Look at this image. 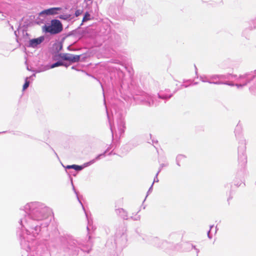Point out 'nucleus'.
I'll use <instances>...</instances> for the list:
<instances>
[{"label":"nucleus","mask_w":256,"mask_h":256,"mask_svg":"<svg viewBox=\"0 0 256 256\" xmlns=\"http://www.w3.org/2000/svg\"><path fill=\"white\" fill-rule=\"evenodd\" d=\"M80 14H81L80 10H78L75 12L74 14H75V16L77 17V16H79Z\"/></svg>","instance_id":"obj_28"},{"label":"nucleus","mask_w":256,"mask_h":256,"mask_svg":"<svg viewBox=\"0 0 256 256\" xmlns=\"http://www.w3.org/2000/svg\"><path fill=\"white\" fill-rule=\"evenodd\" d=\"M14 35L16 36V38H18V34H17V31H16V30H15V31H14Z\"/></svg>","instance_id":"obj_33"},{"label":"nucleus","mask_w":256,"mask_h":256,"mask_svg":"<svg viewBox=\"0 0 256 256\" xmlns=\"http://www.w3.org/2000/svg\"><path fill=\"white\" fill-rule=\"evenodd\" d=\"M62 42H60V43L55 44L54 45V48L58 52L61 50L62 48Z\"/></svg>","instance_id":"obj_20"},{"label":"nucleus","mask_w":256,"mask_h":256,"mask_svg":"<svg viewBox=\"0 0 256 256\" xmlns=\"http://www.w3.org/2000/svg\"><path fill=\"white\" fill-rule=\"evenodd\" d=\"M198 83L196 82L194 83V84H196Z\"/></svg>","instance_id":"obj_40"},{"label":"nucleus","mask_w":256,"mask_h":256,"mask_svg":"<svg viewBox=\"0 0 256 256\" xmlns=\"http://www.w3.org/2000/svg\"><path fill=\"white\" fill-rule=\"evenodd\" d=\"M232 74H218L219 76V80H226L230 79V76H232Z\"/></svg>","instance_id":"obj_19"},{"label":"nucleus","mask_w":256,"mask_h":256,"mask_svg":"<svg viewBox=\"0 0 256 256\" xmlns=\"http://www.w3.org/2000/svg\"><path fill=\"white\" fill-rule=\"evenodd\" d=\"M80 60V55H74L72 54H67L66 60L68 61L70 64L78 62Z\"/></svg>","instance_id":"obj_12"},{"label":"nucleus","mask_w":256,"mask_h":256,"mask_svg":"<svg viewBox=\"0 0 256 256\" xmlns=\"http://www.w3.org/2000/svg\"><path fill=\"white\" fill-rule=\"evenodd\" d=\"M77 31V30H74L72 31H70L68 32V34H64V36L62 38L61 40L62 42H64V40H66V38L68 37L74 36L76 34V33Z\"/></svg>","instance_id":"obj_18"},{"label":"nucleus","mask_w":256,"mask_h":256,"mask_svg":"<svg viewBox=\"0 0 256 256\" xmlns=\"http://www.w3.org/2000/svg\"><path fill=\"white\" fill-rule=\"evenodd\" d=\"M64 64V62L62 60H59L56 62L54 63H53L52 64H46L40 70H38V72H44L47 70H48L50 68H53L56 67L62 66Z\"/></svg>","instance_id":"obj_10"},{"label":"nucleus","mask_w":256,"mask_h":256,"mask_svg":"<svg viewBox=\"0 0 256 256\" xmlns=\"http://www.w3.org/2000/svg\"><path fill=\"white\" fill-rule=\"evenodd\" d=\"M58 18L61 20H67V21H70L74 17H72V15L70 14H60L58 16Z\"/></svg>","instance_id":"obj_14"},{"label":"nucleus","mask_w":256,"mask_h":256,"mask_svg":"<svg viewBox=\"0 0 256 256\" xmlns=\"http://www.w3.org/2000/svg\"><path fill=\"white\" fill-rule=\"evenodd\" d=\"M149 136H150V138H151V142H152V144L154 145V147L156 148L157 152L158 154L159 152H158V148L156 147V146L154 145V144H157L158 142V140H155L154 138L152 139V134H150Z\"/></svg>","instance_id":"obj_25"},{"label":"nucleus","mask_w":256,"mask_h":256,"mask_svg":"<svg viewBox=\"0 0 256 256\" xmlns=\"http://www.w3.org/2000/svg\"><path fill=\"white\" fill-rule=\"evenodd\" d=\"M249 89L252 92L254 91V88H253V86H250Z\"/></svg>","instance_id":"obj_32"},{"label":"nucleus","mask_w":256,"mask_h":256,"mask_svg":"<svg viewBox=\"0 0 256 256\" xmlns=\"http://www.w3.org/2000/svg\"><path fill=\"white\" fill-rule=\"evenodd\" d=\"M27 68V70H30V68H28V66H27V68Z\"/></svg>","instance_id":"obj_37"},{"label":"nucleus","mask_w":256,"mask_h":256,"mask_svg":"<svg viewBox=\"0 0 256 256\" xmlns=\"http://www.w3.org/2000/svg\"><path fill=\"white\" fill-rule=\"evenodd\" d=\"M6 132H2L1 133H4Z\"/></svg>","instance_id":"obj_42"},{"label":"nucleus","mask_w":256,"mask_h":256,"mask_svg":"<svg viewBox=\"0 0 256 256\" xmlns=\"http://www.w3.org/2000/svg\"><path fill=\"white\" fill-rule=\"evenodd\" d=\"M10 29L12 30H14V26H10Z\"/></svg>","instance_id":"obj_35"},{"label":"nucleus","mask_w":256,"mask_h":256,"mask_svg":"<svg viewBox=\"0 0 256 256\" xmlns=\"http://www.w3.org/2000/svg\"><path fill=\"white\" fill-rule=\"evenodd\" d=\"M188 85H186V84H182L181 85V87H184V88H187L188 87Z\"/></svg>","instance_id":"obj_31"},{"label":"nucleus","mask_w":256,"mask_h":256,"mask_svg":"<svg viewBox=\"0 0 256 256\" xmlns=\"http://www.w3.org/2000/svg\"><path fill=\"white\" fill-rule=\"evenodd\" d=\"M246 30H245L242 32V34H243V35H244V32H245V31H246Z\"/></svg>","instance_id":"obj_38"},{"label":"nucleus","mask_w":256,"mask_h":256,"mask_svg":"<svg viewBox=\"0 0 256 256\" xmlns=\"http://www.w3.org/2000/svg\"><path fill=\"white\" fill-rule=\"evenodd\" d=\"M215 84H216V85L225 84V85H228V86H236V84H234L232 82H229L228 81L223 82L222 80L216 81L215 82Z\"/></svg>","instance_id":"obj_17"},{"label":"nucleus","mask_w":256,"mask_h":256,"mask_svg":"<svg viewBox=\"0 0 256 256\" xmlns=\"http://www.w3.org/2000/svg\"><path fill=\"white\" fill-rule=\"evenodd\" d=\"M106 114H107V116H108V122H109V123H110V130L112 131V132L113 134L114 133V129H113V128L111 124V122H110V116L109 115V114L108 112V110H106Z\"/></svg>","instance_id":"obj_26"},{"label":"nucleus","mask_w":256,"mask_h":256,"mask_svg":"<svg viewBox=\"0 0 256 256\" xmlns=\"http://www.w3.org/2000/svg\"><path fill=\"white\" fill-rule=\"evenodd\" d=\"M90 14L88 12H86L84 16L82 21L86 22L90 20Z\"/></svg>","instance_id":"obj_23"},{"label":"nucleus","mask_w":256,"mask_h":256,"mask_svg":"<svg viewBox=\"0 0 256 256\" xmlns=\"http://www.w3.org/2000/svg\"><path fill=\"white\" fill-rule=\"evenodd\" d=\"M66 55L67 54L60 53L58 54V56L62 60H66Z\"/></svg>","instance_id":"obj_24"},{"label":"nucleus","mask_w":256,"mask_h":256,"mask_svg":"<svg viewBox=\"0 0 256 256\" xmlns=\"http://www.w3.org/2000/svg\"><path fill=\"white\" fill-rule=\"evenodd\" d=\"M159 160V162H160V159H159V160Z\"/></svg>","instance_id":"obj_41"},{"label":"nucleus","mask_w":256,"mask_h":256,"mask_svg":"<svg viewBox=\"0 0 256 256\" xmlns=\"http://www.w3.org/2000/svg\"><path fill=\"white\" fill-rule=\"evenodd\" d=\"M16 42H18V38H16Z\"/></svg>","instance_id":"obj_39"},{"label":"nucleus","mask_w":256,"mask_h":256,"mask_svg":"<svg viewBox=\"0 0 256 256\" xmlns=\"http://www.w3.org/2000/svg\"><path fill=\"white\" fill-rule=\"evenodd\" d=\"M186 158V156L183 154H178L176 158V164L180 166L181 164L184 162Z\"/></svg>","instance_id":"obj_13"},{"label":"nucleus","mask_w":256,"mask_h":256,"mask_svg":"<svg viewBox=\"0 0 256 256\" xmlns=\"http://www.w3.org/2000/svg\"><path fill=\"white\" fill-rule=\"evenodd\" d=\"M256 77V70L253 71L244 73L242 74H240L238 76L234 74L232 75V78H234L235 80L238 82L236 84V86L238 88H242L244 86H247Z\"/></svg>","instance_id":"obj_4"},{"label":"nucleus","mask_w":256,"mask_h":256,"mask_svg":"<svg viewBox=\"0 0 256 256\" xmlns=\"http://www.w3.org/2000/svg\"><path fill=\"white\" fill-rule=\"evenodd\" d=\"M72 70H76V67L75 66H72Z\"/></svg>","instance_id":"obj_34"},{"label":"nucleus","mask_w":256,"mask_h":256,"mask_svg":"<svg viewBox=\"0 0 256 256\" xmlns=\"http://www.w3.org/2000/svg\"><path fill=\"white\" fill-rule=\"evenodd\" d=\"M42 30L46 34L55 35L61 32L63 30L62 22L57 19H53L50 24H47L42 26Z\"/></svg>","instance_id":"obj_5"},{"label":"nucleus","mask_w":256,"mask_h":256,"mask_svg":"<svg viewBox=\"0 0 256 256\" xmlns=\"http://www.w3.org/2000/svg\"><path fill=\"white\" fill-rule=\"evenodd\" d=\"M195 68H196V73L197 74V68L196 66H195Z\"/></svg>","instance_id":"obj_36"},{"label":"nucleus","mask_w":256,"mask_h":256,"mask_svg":"<svg viewBox=\"0 0 256 256\" xmlns=\"http://www.w3.org/2000/svg\"><path fill=\"white\" fill-rule=\"evenodd\" d=\"M28 78H26L25 79V82L22 88L24 90H26L29 86L30 82L28 80Z\"/></svg>","instance_id":"obj_22"},{"label":"nucleus","mask_w":256,"mask_h":256,"mask_svg":"<svg viewBox=\"0 0 256 256\" xmlns=\"http://www.w3.org/2000/svg\"><path fill=\"white\" fill-rule=\"evenodd\" d=\"M210 79L212 82H216L219 80L218 74H214L210 76Z\"/></svg>","instance_id":"obj_21"},{"label":"nucleus","mask_w":256,"mask_h":256,"mask_svg":"<svg viewBox=\"0 0 256 256\" xmlns=\"http://www.w3.org/2000/svg\"><path fill=\"white\" fill-rule=\"evenodd\" d=\"M44 40V36H40L38 38H34L29 40L28 47L34 48H38V46L41 44Z\"/></svg>","instance_id":"obj_9"},{"label":"nucleus","mask_w":256,"mask_h":256,"mask_svg":"<svg viewBox=\"0 0 256 256\" xmlns=\"http://www.w3.org/2000/svg\"><path fill=\"white\" fill-rule=\"evenodd\" d=\"M134 100L137 103L146 106H156L159 104V101L153 96L144 92H140L134 96Z\"/></svg>","instance_id":"obj_3"},{"label":"nucleus","mask_w":256,"mask_h":256,"mask_svg":"<svg viewBox=\"0 0 256 256\" xmlns=\"http://www.w3.org/2000/svg\"><path fill=\"white\" fill-rule=\"evenodd\" d=\"M200 80L204 82H208L211 84H214L216 82H212L210 79V76H208L205 75L200 76Z\"/></svg>","instance_id":"obj_15"},{"label":"nucleus","mask_w":256,"mask_h":256,"mask_svg":"<svg viewBox=\"0 0 256 256\" xmlns=\"http://www.w3.org/2000/svg\"><path fill=\"white\" fill-rule=\"evenodd\" d=\"M251 22L254 24V26H250V30H252L254 28H256V18L255 20H252L251 21Z\"/></svg>","instance_id":"obj_27"},{"label":"nucleus","mask_w":256,"mask_h":256,"mask_svg":"<svg viewBox=\"0 0 256 256\" xmlns=\"http://www.w3.org/2000/svg\"><path fill=\"white\" fill-rule=\"evenodd\" d=\"M46 208H43L34 212V215L36 220H42L46 217Z\"/></svg>","instance_id":"obj_11"},{"label":"nucleus","mask_w":256,"mask_h":256,"mask_svg":"<svg viewBox=\"0 0 256 256\" xmlns=\"http://www.w3.org/2000/svg\"><path fill=\"white\" fill-rule=\"evenodd\" d=\"M109 151V148L102 154H98L94 159L86 162L82 165L79 166L77 164L68 165L66 167V172L68 173L69 176H76L78 172L82 170L84 168L90 166L96 162V160L101 158L102 157L105 156V154Z\"/></svg>","instance_id":"obj_2"},{"label":"nucleus","mask_w":256,"mask_h":256,"mask_svg":"<svg viewBox=\"0 0 256 256\" xmlns=\"http://www.w3.org/2000/svg\"><path fill=\"white\" fill-rule=\"evenodd\" d=\"M62 10V8L60 7H54L50 8L46 10H44L41 12L39 16H43L44 15L47 16H53L57 14Z\"/></svg>","instance_id":"obj_8"},{"label":"nucleus","mask_w":256,"mask_h":256,"mask_svg":"<svg viewBox=\"0 0 256 256\" xmlns=\"http://www.w3.org/2000/svg\"><path fill=\"white\" fill-rule=\"evenodd\" d=\"M112 114L113 118L116 121V124L114 126V128L116 131L117 129L120 136L124 132L126 128L124 114L122 112L116 110L114 115L112 112Z\"/></svg>","instance_id":"obj_6"},{"label":"nucleus","mask_w":256,"mask_h":256,"mask_svg":"<svg viewBox=\"0 0 256 256\" xmlns=\"http://www.w3.org/2000/svg\"><path fill=\"white\" fill-rule=\"evenodd\" d=\"M162 161L164 162L160 164V168H159L158 171L156 173V176H158L159 172L161 170L162 168L167 166L168 165V162L166 160V158L165 156H162Z\"/></svg>","instance_id":"obj_16"},{"label":"nucleus","mask_w":256,"mask_h":256,"mask_svg":"<svg viewBox=\"0 0 256 256\" xmlns=\"http://www.w3.org/2000/svg\"><path fill=\"white\" fill-rule=\"evenodd\" d=\"M178 89L175 90L172 93L169 88H166L164 90H161L158 94V98L166 100L172 98L174 94L176 93Z\"/></svg>","instance_id":"obj_7"},{"label":"nucleus","mask_w":256,"mask_h":256,"mask_svg":"<svg viewBox=\"0 0 256 256\" xmlns=\"http://www.w3.org/2000/svg\"><path fill=\"white\" fill-rule=\"evenodd\" d=\"M70 66V64H68L65 62H64V64L62 66H64L66 68Z\"/></svg>","instance_id":"obj_29"},{"label":"nucleus","mask_w":256,"mask_h":256,"mask_svg":"<svg viewBox=\"0 0 256 256\" xmlns=\"http://www.w3.org/2000/svg\"><path fill=\"white\" fill-rule=\"evenodd\" d=\"M242 124L239 122L235 128L234 132L236 138L238 140V160L240 166V170L244 172L247 164V156L246 153V140L242 135Z\"/></svg>","instance_id":"obj_1"},{"label":"nucleus","mask_w":256,"mask_h":256,"mask_svg":"<svg viewBox=\"0 0 256 256\" xmlns=\"http://www.w3.org/2000/svg\"><path fill=\"white\" fill-rule=\"evenodd\" d=\"M36 76V74H32L31 76H30L29 77L30 78H32L33 77H35Z\"/></svg>","instance_id":"obj_30"}]
</instances>
